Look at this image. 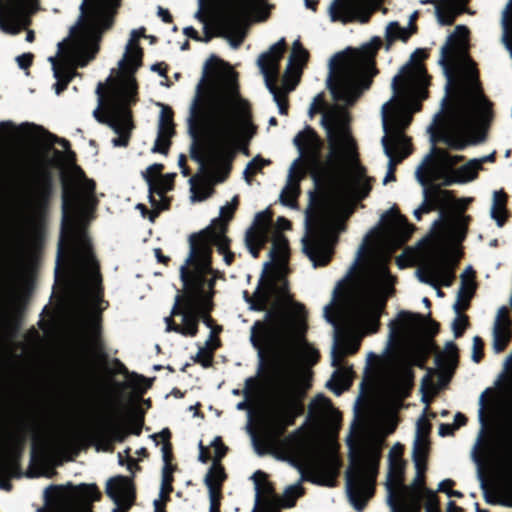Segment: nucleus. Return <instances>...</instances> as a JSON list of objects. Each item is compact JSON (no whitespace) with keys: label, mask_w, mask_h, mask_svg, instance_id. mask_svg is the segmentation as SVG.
Here are the masks:
<instances>
[{"label":"nucleus","mask_w":512,"mask_h":512,"mask_svg":"<svg viewBox=\"0 0 512 512\" xmlns=\"http://www.w3.org/2000/svg\"><path fill=\"white\" fill-rule=\"evenodd\" d=\"M268 162L258 156L249 161L243 171L245 181L250 184V176L260 171Z\"/></svg>","instance_id":"nucleus-50"},{"label":"nucleus","mask_w":512,"mask_h":512,"mask_svg":"<svg viewBox=\"0 0 512 512\" xmlns=\"http://www.w3.org/2000/svg\"><path fill=\"white\" fill-rule=\"evenodd\" d=\"M457 363V347L453 342H448L445 345L444 351L437 355L436 364L440 370V381L445 385L451 376Z\"/></svg>","instance_id":"nucleus-31"},{"label":"nucleus","mask_w":512,"mask_h":512,"mask_svg":"<svg viewBox=\"0 0 512 512\" xmlns=\"http://www.w3.org/2000/svg\"><path fill=\"white\" fill-rule=\"evenodd\" d=\"M106 493L115 504L112 512L128 510L132 505L134 490L128 477L117 476L109 479L106 483Z\"/></svg>","instance_id":"nucleus-24"},{"label":"nucleus","mask_w":512,"mask_h":512,"mask_svg":"<svg viewBox=\"0 0 512 512\" xmlns=\"http://www.w3.org/2000/svg\"><path fill=\"white\" fill-rule=\"evenodd\" d=\"M429 432V423L424 418L421 417L417 421L416 426V434L415 439L413 442V449H412V459L414 462V466L420 470L421 464L423 462V457H426L427 448H428V441H427V435Z\"/></svg>","instance_id":"nucleus-30"},{"label":"nucleus","mask_w":512,"mask_h":512,"mask_svg":"<svg viewBox=\"0 0 512 512\" xmlns=\"http://www.w3.org/2000/svg\"><path fill=\"white\" fill-rule=\"evenodd\" d=\"M482 346L483 342L479 336L473 337V345H472V360L477 363L479 362L481 356H482Z\"/></svg>","instance_id":"nucleus-52"},{"label":"nucleus","mask_w":512,"mask_h":512,"mask_svg":"<svg viewBox=\"0 0 512 512\" xmlns=\"http://www.w3.org/2000/svg\"><path fill=\"white\" fill-rule=\"evenodd\" d=\"M307 57L308 53L306 50L291 53L283 79L287 86V91H292L297 84L302 66L306 62Z\"/></svg>","instance_id":"nucleus-33"},{"label":"nucleus","mask_w":512,"mask_h":512,"mask_svg":"<svg viewBox=\"0 0 512 512\" xmlns=\"http://www.w3.org/2000/svg\"><path fill=\"white\" fill-rule=\"evenodd\" d=\"M423 187V198L431 211L439 209V215L432 223L431 235L424 239L428 246L419 255L420 268L416 271L417 279L432 287L450 286L453 280V266L458 255L454 256V245L466 236L468 216L460 212L445 213L452 201L448 191L431 185L427 187V179Z\"/></svg>","instance_id":"nucleus-11"},{"label":"nucleus","mask_w":512,"mask_h":512,"mask_svg":"<svg viewBox=\"0 0 512 512\" xmlns=\"http://www.w3.org/2000/svg\"><path fill=\"white\" fill-rule=\"evenodd\" d=\"M390 220L382 229L373 228L358 247L348 274L358 268L367 249L368 257L360 271L353 293L336 316L332 310L335 305L337 288L333 298L324 306L323 316L333 326L331 346V365L335 370L326 382L335 395L339 396L351 384V371L342 366L343 358L354 353L359 346V338L377 330L379 317L387 298L394 292L395 278L388 270L391 253L400 247L413 231L406 219L393 209L387 211Z\"/></svg>","instance_id":"nucleus-2"},{"label":"nucleus","mask_w":512,"mask_h":512,"mask_svg":"<svg viewBox=\"0 0 512 512\" xmlns=\"http://www.w3.org/2000/svg\"><path fill=\"white\" fill-rule=\"evenodd\" d=\"M288 256L287 241L282 236L274 238L272 248L270 250L271 262L274 267L267 272L270 262L264 264L263 275L259 280V284L250 297L246 291L243 292L245 301L249 304V308L254 311H265L275 308L278 292H283L288 298H292L288 291V283L284 277L285 263Z\"/></svg>","instance_id":"nucleus-16"},{"label":"nucleus","mask_w":512,"mask_h":512,"mask_svg":"<svg viewBox=\"0 0 512 512\" xmlns=\"http://www.w3.org/2000/svg\"><path fill=\"white\" fill-rule=\"evenodd\" d=\"M385 34L388 41H393L395 39L406 41L410 35L408 29L401 27L396 21H392L386 26Z\"/></svg>","instance_id":"nucleus-48"},{"label":"nucleus","mask_w":512,"mask_h":512,"mask_svg":"<svg viewBox=\"0 0 512 512\" xmlns=\"http://www.w3.org/2000/svg\"><path fill=\"white\" fill-rule=\"evenodd\" d=\"M118 0H82L77 23L70 28L69 38L58 43L56 56H50L58 95L76 75V67H84L98 51L101 33L111 24Z\"/></svg>","instance_id":"nucleus-14"},{"label":"nucleus","mask_w":512,"mask_h":512,"mask_svg":"<svg viewBox=\"0 0 512 512\" xmlns=\"http://www.w3.org/2000/svg\"><path fill=\"white\" fill-rule=\"evenodd\" d=\"M369 2L370 0H345L344 3H340V0H334L328 8L330 19L342 23L350 22Z\"/></svg>","instance_id":"nucleus-27"},{"label":"nucleus","mask_w":512,"mask_h":512,"mask_svg":"<svg viewBox=\"0 0 512 512\" xmlns=\"http://www.w3.org/2000/svg\"><path fill=\"white\" fill-rule=\"evenodd\" d=\"M171 489H172L171 482L164 483V480L162 479V481H161V488H160V492H159V498L163 499L165 494L170 492Z\"/></svg>","instance_id":"nucleus-64"},{"label":"nucleus","mask_w":512,"mask_h":512,"mask_svg":"<svg viewBox=\"0 0 512 512\" xmlns=\"http://www.w3.org/2000/svg\"><path fill=\"white\" fill-rule=\"evenodd\" d=\"M271 223L268 209L258 212L245 233V244L253 258L258 257L260 247L266 242Z\"/></svg>","instance_id":"nucleus-23"},{"label":"nucleus","mask_w":512,"mask_h":512,"mask_svg":"<svg viewBox=\"0 0 512 512\" xmlns=\"http://www.w3.org/2000/svg\"><path fill=\"white\" fill-rule=\"evenodd\" d=\"M151 386V380L143 377L142 375L131 373L125 382L115 383V388L121 390L123 388H131L136 392H144Z\"/></svg>","instance_id":"nucleus-41"},{"label":"nucleus","mask_w":512,"mask_h":512,"mask_svg":"<svg viewBox=\"0 0 512 512\" xmlns=\"http://www.w3.org/2000/svg\"><path fill=\"white\" fill-rule=\"evenodd\" d=\"M453 309L456 312V317L452 322V330L454 336L457 338L462 335L463 331L465 330L468 324V320L465 315L460 313L461 307L459 306V300L454 303Z\"/></svg>","instance_id":"nucleus-49"},{"label":"nucleus","mask_w":512,"mask_h":512,"mask_svg":"<svg viewBox=\"0 0 512 512\" xmlns=\"http://www.w3.org/2000/svg\"><path fill=\"white\" fill-rule=\"evenodd\" d=\"M162 479L164 480V483L172 481V469L168 463H165L162 468Z\"/></svg>","instance_id":"nucleus-62"},{"label":"nucleus","mask_w":512,"mask_h":512,"mask_svg":"<svg viewBox=\"0 0 512 512\" xmlns=\"http://www.w3.org/2000/svg\"><path fill=\"white\" fill-rule=\"evenodd\" d=\"M425 318L419 314L401 311L397 314L396 319L389 323V345L393 341L403 344H411L421 332Z\"/></svg>","instance_id":"nucleus-21"},{"label":"nucleus","mask_w":512,"mask_h":512,"mask_svg":"<svg viewBox=\"0 0 512 512\" xmlns=\"http://www.w3.org/2000/svg\"><path fill=\"white\" fill-rule=\"evenodd\" d=\"M452 485L453 481L451 479H444L438 484V491L446 493L448 497H461L462 493L460 491L449 489Z\"/></svg>","instance_id":"nucleus-51"},{"label":"nucleus","mask_w":512,"mask_h":512,"mask_svg":"<svg viewBox=\"0 0 512 512\" xmlns=\"http://www.w3.org/2000/svg\"><path fill=\"white\" fill-rule=\"evenodd\" d=\"M328 119L326 116L323 120L328 144L325 158L321 157L322 142L310 127L294 137L299 155L290 165L287 183L279 196L283 205L295 207L301 163L310 171L315 184L326 190L313 219L306 216V234L301 239L302 251L314 268L328 263L344 219L352 212L354 202L366 197L371 189L370 178L356 158L352 140Z\"/></svg>","instance_id":"nucleus-1"},{"label":"nucleus","mask_w":512,"mask_h":512,"mask_svg":"<svg viewBox=\"0 0 512 512\" xmlns=\"http://www.w3.org/2000/svg\"><path fill=\"white\" fill-rule=\"evenodd\" d=\"M402 445L400 443H396L392 446L389 451V460L402 459Z\"/></svg>","instance_id":"nucleus-59"},{"label":"nucleus","mask_w":512,"mask_h":512,"mask_svg":"<svg viewBox=\"0 0 512 512\" xmlns=\"http://www.w3.org/2000/svg\"><path fill=\"white\" fill-rule=\"evenodd\" d=\"M479 402H480V408L478 410V418H479V422L481 424V430H480L479 436L477 438V441H476V444H475V448L480 444L481 437H482V434H483V429H484V426H485V418H484V393L481 394V396L479 398Z\"/></svg>","instance_id":"nucleus-53"},{"label":"nucleus","mask_w":512,"mask_h":512,"mask_svg":"<svg viewBox=\"0 0 512 512\" xmlns=\"http://www.w3.org/2000/svg\"><path fill=\"white\" fill-rule=\"evenodd\" d=\"M453 431L454 427L450 424H441L438 429V433L442 437L451 435Z\"/></svg>","instance_id":"nucleus-63"},{"label":"nucleus","mask_w":512,"mask_h":512,"mask_svg":"<svg viewBox=\"0 0 512 512\" xmlns=\"http://www.w3.org/2000/svg\"><path fill=\"white\" fill-rule=\"evenodd\" d=\"M360 402L361 395L354 407L355 421L358 423L352 426L351 434L347 437L352 465L346 476V493L357 511L365 507L374 492L381 444L384 437L394 430V425L373 409L369 408L360 417Z\"/></svg>","instance_id":"nucleus-12"},{"label":"nucleus","mask_w":512,"mask_h":512,"mask_svg":"<svg viewBox=\"0 0 512 512\" xmlns=\"http://www.w3.org/2000/svg\"><path fill=\"white\" fill-rule=\"evenodd\" d=\"M219 493H209V500H210V506L209 511L210 512H219Z\"/></svg>","instance_id":"nucleus-60"},{"label":"nucleus","mask_w":512,"mask_h":512,"mask_svg":"<svg viewBox=\"0 0 512 512\" xmlns=\"http://www.w3.org/2000/svg\"><path fill=\"white\" fill-rule=\"evenodd\" d=\"M251 479L255 485V504L251 512H257L261 502L268 508H274L272 497L277 495L273 493L271 485L266 482L265 474L261 471H256L251 476Z\"/></svg>","instance_id":"nucleus-32"},{"label":"nucleus","mask_w":512,"mask_h":512,"mask_svg":"<svg viewBox=\"0 0 512 512\" xmlns=\"http://www.w3.org/2000/svg\"><path fill=\"white\" fill-rule=\"evenodd\" d=\"M34 11L32 4L22 0H0V30L7 34L19 33L28 26Z\"/></svg>","instance_id":"nucleus-20"},{"label":"nucleus","mask_w":512,"mask_h":512,"mask_svg":"<svg viewBox=\"0 0 512 512\" xmlns=\"http://www.w3.org/2000/svg\"><path fill=\"white\" fill-rule=\"evenodd\" d=\"M380 44L381 40L374 38L358 50L334 55L328 63L329 73L326 85L336 103L326 105L323 95L319 93L314 96L309 108L310 115L316 112L322 113L321 125L326 134L327 130L323 124L326 116L336 128L345 130L352 140L357 159V146L351 134L350 116L346 107L353 105L370 87L371 78L375 75L373 57Z\"/></svg>","instance_id":"nucleus-9"},{"label":"nucleus","mask_w":512,"mask_h":512,"mask_svg":"<svg viewBox=\"0 0 512 512\" xmlns=\"http://www.w3.org/2000/svg\"><path fill=\"white\" fill-rule=\"evenodd\" d=\"M16 61H17L18 66L21 69H26L31 64L32 54L24 53L22 55H19V56L16 57Z\"/></svg>","instance_id":"nucleus-58"},{"label":"nucleus","mask_w":512,"mask_h":512,"mask_svg":"<svg viewBox=\"0 0 512 512\" xmlns=\"http://www.w3.org/2000/svg\"><path fill=\"white\" fill-rule=\"evenodd\" d=\"M475 290V283L473 279H463L461 287L457 293V300H459V306L464 309L468 305V301L473 295Z\"/></svg>","instance_id":"nucleus-47"},{"label":"nucleus","mask_w":512,"mask_h":512,"mask_svg":"<svg viewBox=\"0 0 512 512\" xmlns=\"http://www.w3.org/2000/svg\"><path fill=\"white\" fill-rule=\"evenodd\" d=\"M285 49V39H279L273 44L268 51L262 53L257 60V65L264 77L265 86L273 97L274 102L277 105L278 112L280 114H286L287 103L286 94L287 86L283 80V90L277 89L274 85L279 73V62L282 58Z\"/></svg>","instance_id":"nucleus-19"},{"label":"nucleus","mask_w":512,"mask_h":512,"mask_svg":"<svg viewBox=\"0 0 512 512\" xmlns=\"http://www.w3.org/2000/svg\"><path fill=\"white\" fill-rule=\"evenodd\" d=\"M175 173L159 175L152 180L146 176V182L149 187V201L157 210L167 207V199L165 193L172 189Z\"/></svg>","instance_id":"nucleus-26"},{"label":"nucleus","mask_w":512,"mask_h":512,"mask_svg":"<svg viewBox=\"0 0 512 512\" xmlns=\"http://www.w3.org/2000/svg\"><path fill=\"white\" fill-rule=\"evenodd\" d=\"M431 211V205L423 199L422 203L413 210V215L417 220L421 219L422 214L428 213Z\"/></svg>","instance_id":"nucleus-57"},{"label":"nucleus","mask_w":512,"mask_h":512,"mask_svg":"<svg viewBox=\"0 0 512 512\" xmlns=\"http://www.w3.org/2000/svg\"><path fill=\"white\" fill-rule=\"evenodd\" d=\"M275 308L265 310V321H256L250 328V342L257 349L258 373L263 369L265 351L273 355L269 373L275 379V367H281V375L293 373L298 377L304 393L307 384L294 369L293 359L314 364L317 351L305 340L306 310L302 303L278 293Z\"/></svg>","instance_id":"nucleus-8"},{"label":"nucleus","mask_w":512,"mask_h":512,"mask_svg":"<svg viewBox=\"0 0 512 512\" xmlns=\"http://www.w3.org/2000/svg\"><path fill=\"white\" fill-rule=\"evenodd\" d=\"M95 403L101 408H111L113 404V389L108 382L101 383L97 393L92 394Z\"/></svg>","instance_id":"nucleus-44"},{"label":"nucleus","mask_w":512,"mask_h":512,"mask_svg":"<svg viewBox=\"0 0 512 512\" xmlns=\"http://www.w3.org/2000/svg\"><path fill=\"white\" fill-rule=\"evenodd\" d=\"M280 368L275 367V379L269 373L271 387L257 412L258 435L252 428L253 411L249 408L247 399L236 405L237 410L247 411L246 430L255 452L260 456L275 454L278 451L295 455L301 452L305 444L302 428L282 438L286 428L293 425L295 419L304 411V388L296 375H281ZM253 383L254 378L245 381L243 394L246 398L250 395V386Z\"/></svg>","instance_id":"nucleus-6"},{"label":"nucleus","mask_w":512,"mask_h":512,"mask_svg":"<svg viewBox=\"0 0 512 512\" xmlns=\"http://www.w3.org/2000/svg\"><path fill=\"white\" fill-rule=\"evenodd\" d=\"M94 430L98 435L115 441H122L125 436L124 431L114 421L112 414L101 413L94 423Z\"/></svg>","instance_id":"nucleus-34"},{"label":"nucleus","mask_w":512,"mask_h":512,"mask_svg":"<svg viewBox=\"0 0 512 512\" xmlns=\"http://www.w3.org/2000/svg\"><path fill=\"white\" fill-rule=\"evenodd\" d=\"M506 195L502 190L494 191L492 195V205L490 208V217L496 222L498 227H502L506 219Z\"/></svg>","instance_id":"nucleus-39"},{"label":"nucleus","mask_w":512,"mask_h":512,"mask_svg":"<svg viewBox=\"0 0 512 512\" xmlns=\"http://www.w3.org/2000/svg\"><path fill=\"white\" fill-rule=\"evenodd\" d=\"M16 476H19L16 462L12 459L0 458V489L9 491L11 485L7 479Z\"/></svg>","instance_id":"nucleus-40"},{"label":"nucleus","mask_w":512,"mask_h":512,"mask_svg":"<svg viewBox=\"0 0 512 512\" xmlns=\"http://www.w3.org/2000/svg\"><path fill=\"white\" fill-rule=\"evenodd\" d=\"M467 35V28L458 25L441 48L442 57L439 63L446 76V93L449 92L452 83V74L445 58L451 50H456L461 54L458 67L460 79L445 114L442 115L447 95L442 98L440 111L434 115L431 124L427 127L431 148L415 171V177L421 186L425 185L424 170L431 182H439L444 186L473 182L481 170L479 161L474 158L456 167L463 156L451 155L444 149L436 147V141H442L450 148L464 149L469 144L467 136L472 128L485 125L492 117L490 103L479 89L470 60L462 52Z\"/></svg>","instance_id":"nucleus-4"},{"label":"nucleus","mask_w":512,"mask_h":512,"mask_svg":"<svg viewBox=\"0 0 512 512\" xmlns=\"http://www.w3.org/2000/svg\"><path fill=\"white\" fill-rule=\"evenodd\" d=\"M196 358L199 362H201L203 367H208L211 364V355L204 348L199 349V351L197 352Z\"/></svg>","instance_id":"nucleus-55"},{"label":"nucleus","mask_w":512,"mask_h":512,"mask_svg":"<svg viewBox=\"0 0 512 512\" xmlns=\"http://www.w3.org/2000/svg\"><path fill=\"white\" fill-rule=\"evenodd\" d=\"M510 324L511 322L507 316L506 307H500L497 311L492 329V347L494 352L499 353L506 347L511 336Z\"/></svg>","instance_id":"nucleus-29"},{"label":"nucleus","mask_w":512,"mask_h":512,"mask_svg":"<svg viewBox=\"0 0 512 512\" xmlns=\"http://www.w3.org/2000/svg\"><path fill=\"white\" fill-rule=\"evenodd\" d=\"M188 133L192 139L190 156L202 175L189 179L191 201H203L229 171L227 153L234 144L253 134L246 101L240 96L232 67L211 56L203 66L189 106Z\"/></svg>","instance_id":"nucleus-3"},{"label":"nucleus","mask_w":512,"mask_h":512,"mask_svg":"<svg viewBox=\"0 0 512 512\" xmlns=\"http://www.w3.org/2000/svg\"><path fill=\"white\" fill-rule=\"evenodd\" d=\"M326 465H327V469H328V474L326 476H320L319 475V467L316 469L315 471V474L314 476L312 477V482L314 483H317V484H321V485H326V486H332L333 485V478L335 476V473H336V469H337V461L334 457H329L326 461Z\"/></svg>","instance_id":"nucleus-45"},{"label":"nucleus","mask_w":512,"mask_h":512,"mask_svg":"<svg viewBox=\"0 0 512 512\" xmlns=\"http://www.w3.org/2000/svg\"><path fill=\"white\" fill-rule=\"evenodd\" d=\"M223 479L224 472L222 467L214 462L204 479L209 493H219V487Z\"/></svg>","instance_id":"nucleus-42"},{"label":"nucleus","mask_w":512,"mask_h":512,"mask_svg":"<svg viewBox=\"0 0 512 512\" xmlns=\"http://www.w3.org/2000/svg\"><path fill=\"white\" fill-rule=\"evenodd\" d=\"M237 204H238V199L236 196H234L230 202H227L224 206L220 207V210H219L220 218L214 219L212 221L211 225L208 226L207 228H214L216 226L215 225L216 222L219 221V222L223 223L224 232H225L226 231V223L232 218Z\"/></svg>","instance_id":"nucleus-46"},{"label":"nucleus","mask_w":512,"mask_h":512,"mask_svg":"<svg viewBox=\"0 0 512 512\" xmlns=\"http://www.w3.org/2000/svg\"><path fill=\"white\" fill-rule=\"evenodd\" d=\"M390 512H394L392 508H390ZM395 512H419V508L415 505L411 504H403L399 508L397 507V504L395 503Z\"/></svg>","instance_id":"nucleus-61"},{"label":"nucleus","mask_w":512,"mask_h":512,"mask_svg":"<svg viewBox=\"0 0 512 512\" xmlns=\"http://www.w3.org/2000/svg\"><path fill=\"white\" fill-rule=\"evenodd\" d=\"M431 211V205L423 199L422 203L413 210V215L417 220L421 219L422 214L428 213Z\"/></svg>","instance_id":"nucleus-56"},{"label":"nucleus","mask_w":512,"mask_h":512,"mask_svg":"<svg viewBox=\"0 0 512 512\" xmlns=\"http://www.w3.org/2000/svg\"><path fill=\"white\" fill-rule=\"evenodd\" d=\"M99 498L94 484H80L75 491L61 495L54 504V512H91L89 504ZM37 512H42L40 509Z\"/></svg>","instance_id":"nucleus-22"},{"label":"nucleus","mask_w":512,"mask_h":512,"mask_svg":"<svg viewBox=\"0 0 512 512\" xmlns=\"http://www.w3.org/2000/svg\"><path fill=\"white\" fill-rule=\"evenodd\" d=\"M19 131L31 141H35L41 145L50 146L56 138L44 130L42 127L30 124H22Z\"/></svg>","instance_id":"nucleus-38"},{"label":"nucleus","mask_w":512,"mask_h":512,"mask_svg":"<svg viewBox=\"0 0 512 512\" xmlns=\"http://www.w3.org/2000/svg\"><path fill=\"white\" fill-rule=\"evenodd\" d=\"M53 191V179L47 169L38 170L16 201L18 213L27 220L39 216L46 208Z\"/></svg>","instance_id":"nucleus-18"},{"label":"nucleus","mask_w":512,"mask_h":512,"mask_svg":"<svg viewBox=\"0 0 512 512\" xmlns=\"http://www.w3.org/2000/svg\"><path fill=\"white\" fill-rule=\"evenodd\" d=\"M97 204L94 181L79 167L69 168L62 178V227L55 274L63 278L67 300L88 322L92 335L98 332L90 314L99 308L100 275L86 225Z\"/></svg>","instance_id":"nucleus-5"},{"label":"nucleus","mask_w":512,"mask_h":512,"mask_svg":"<svg viewBox=\"0 0 512 512\" xmlns=\"http://www.w3.org/2000/svg\"><path fill=\"white\" fill-rule=\"evenodd\" d=\"M303 494V487L301 481H297L285 488L282 495L272 497L274 508H291L295 505V501Z\"/></svg>","instance_id":"nucleus-37"},{"label":"nucleus","mask_w":512,"mask_h":512,"mask_svg":"<svg viewBox=\"0 0 512 512\" xmlns=\"http://www.w3.org/2000/svg\"><path fill=\"white\" fill-rule=\"evenodd\" d=\"M215 225L214 228H205L189 238V254L180 266L185 300L180 310L179 296H176L171 315L164 318L166 332L174 331L185 336H194L199 318H203L209 326L206 314L216 280V274L210 266L212 245L217 247L227 265L233 259V254L228 251L229 240L224 233L223 223L218 221Z\"/></svg>","instance_id":"nucleus-7"},{"label":"nucleus","mask_w":512,"mask_h":512,"mask_svg":"<svg viewBox=\"0 0 512 512\" xmlns=\"http://www.w3.org/2000/svg\"><path fill=\"white\" fill-rule=\"evenodd\" d=\"M418 359L398 358L386 365L378 377V387L381 395L387 401L396 403L404 398L412 385L411 364H417Z\"/></svg>","instance_id":"nucleus-17"},{"label":"nucleus","mask_w":512,"mask_h":512,"mask_svg":"<svg viewBox=\"0 0 512 512\" xmlns=\"http://www.w3.org/2000/svg\"><path fill=\"white\" fill-rule=\"evenodd\" d=\"M416 50L391 81L392 96L381 107V120L384 135L381 138L383 152L388 158L387 172L383 184L394 181V166L409 153V145L404 128L410 123L411 114L420 108V101L426 97L427 78L416 57L422 56Z\"/></svg>","instance_id":"nucleus-10"},{"label":"nucleus","mask_w":512,"mask_h":512,"mask_svg":"<svg viewBox=\"0 0 512 512\" xmlns=\"http://www.w3.org/2000/svg\"><path fill=\"white\" fill-rule=\"evenodd\" d=\"M144 36L143 28L130 32L124 54L118 61L117 75L114 78L110 75L107 79L109 87L105 99L103 84L98 83L96 88L98 103L93 110V116L117 135L111 140L114 147L127 146L133 129L129 107L136 102L137 82L134 73L142 64V50L137 41Z\"/></svg>","instance_id":"nucleus-13"},{"label":"nucleus","mask_w":512,"mask_h":512,"mask_svg":"<svg viewBox=\"0 0 512 512\" xmlns=\"http://www.w3.org/2000/svg\"><path fill=\"white\" fill-rule=\"evenodd\" d=\"M195 18L209 24L217 36L225 38L233 49L245 37V21L249 15L266 7V0H198Z\"/></svg>","instance_id":"nucleus-15"},{"label":"nucleus","mask_w":512,"mask_h":512,"mask_svg":"<svg viewBox=\"0 0 512 512\" xmlns=\"http://www.w3.org/2000/svg\"><path fill=\"white\" fill-rule=\"evenodd\" d=\"M161 107L158 134L151 151L154 153L166 154L170 146V138L174 134V124L172 120V111L169 107L158 104Z\"/></svg>","instance_id":"nucleus-25"},{"label":"nucleus","mask_w":512,"mask_h":512,"mask_svg":"<svg viewBox=\"0 0 512 512\" xmlns=\"http://www.w3.org/2000/svg\"><path fill=\"white\" fill-rule=\"evenodd\" d=\"M464 0H442V6L436 7V19L440 25H450L463 11Z\"/></svg>","instance_id":"nucleus-35"},{"label":"nucleus","mask_w":512,"mask_h":512,"mask_svg":"<svg viewBox=\"0 0 512 512\" xmlns=\"http://www.w3.org/2000/svg\"><path fill=\"white\" fill-rule=\"evenodd\" d=\"M404 473V461L402 459L389 460V471L387 474V504L395 512V498L398 493L403 492L404 485L402 476Z\"/></svg>","instance_id":"nucleus-28"},{"label":"nucleus","mask_w":512,"mask_h":512,"mask_svg":"<svg viewBox=\"0 0 512 512\" xmlns=\"http://www.w3.org/2000/svg\"><path fill=\"white\" fill-rule=\"evenodd\" d=\"M420 466H421L420 470H418L415 467L416 476L413 481V486H414L415 490H417V489L420 490L419 493L423 492L427 495V500H428V505H429V510H430L433 507L437 506V498L433 491L425 489L423 486L424 485L423 472L426 468V457H423V462Z\"/></svg>","instance_id":"nucleus-43"},{"label":"nucleus","mask_w":512,"mask_h":512,"mask_svg":"<svg viewBox=\"0 0 512 512\" xmlns=\"http://www.w3.org/2000/svg\"><path fill=\"white\" fill-rule=\"evenodd\" d=\"M334 413L330 400L323 394L316 395L309 404V415L315 422H320Z\"/></svg>","instance_id":"nucleus-36"},{"label":"nucleus","mask_w":512,"mask_h":512,"mask_svg":"<svg viewBox=\"0 0 512 512\" xmlns=\"http://www.w3.org/2000/svg\"><path fill=\"white\" fill-rule=\"evenodd\" d=\"M163 168L161 164H152L147 167L145 173H143V177L146 180V176L150 177L152 180L155 179V177L160 175V171Z\"/></svg>","instance_id":"nucleus-54"}]
</instances>
